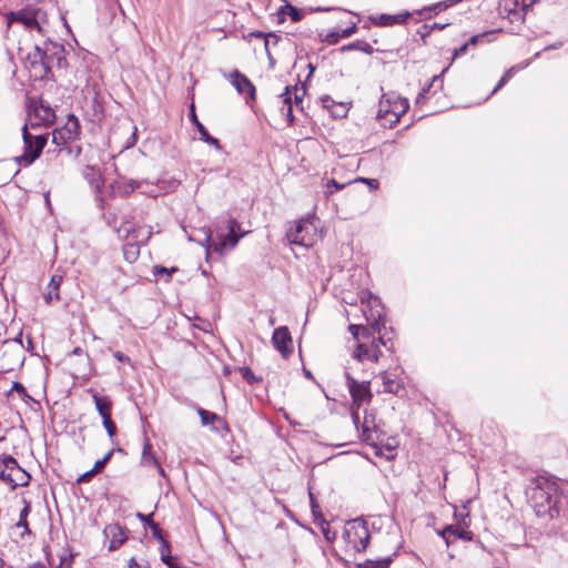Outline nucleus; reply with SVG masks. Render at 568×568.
<instances>
[{
    "instance_id": "obj_27",
    "label": "nucleus",
    "mask_w": 568,
    "mask_h": 568,
    "mask_svg": "<svg viewBox=\"0 0 568 568\" xmlns=\"http://www.w3.org/2000/svg\"><path fill=\"white\" fill-rule=\"evenodd\" d=\"M140 250L136 243L128 242L123 246V256L129 263H133L136 261L139 256Z\"/></svg>"
},
{
    "instance_id": "obj_15",
    "label": "nucleus",
    "mask_w": 568,
    "mask_h": 568,
    "mask_svg": "<svg viewBox=\"0 0 568 568\" xmlns=\"http://www.w3.org/2000/svg\"><path fill=\"white\" fill-rule=\"evenodd\" d=\"M104 534L110 538L109 550L118 549L126 540V535L120 525H109Z\"/></svg>"
},
{
    "instance_id": "obj_5",
    "label": "nucleus",
    "mask_w": 568,
    "mask_h": 568,
    "mask_svg": "<svg viewBox=\"0 0 568 568\" xmlns=\"http://www.w3.org/2000/svg\"><path fill=\"white\" fill-rule=\"evenodd\" d=\"M345 377L347 382V388L353 399V406L356 409L352 412V418L355 426L358 428L359 415L357 409L365 403H369L373 398V394L371 392V382L363 381L358 382L353 375V367H345Z\"/></svg>"
},
{
    "instance_id": "obj_54",
    "label": "nucleus",
    "mask_w": 568,
    "mask_h": 568,
    "mask_svg": "<svg viewBox=\"0 0 568 568\" xmlns=\"http://www.w3.org/2000/svg\"><path fill=\"white\" fill-rule=\"evenodd\" d=\"M467 48H468V43H465L460 48L456 49L454 51V57L453 58H457V57H460V55L465 54L466 51H467Z\"/></svg>"
},
{
    "instance_id": "obj_26",
    "label": "nucleus",
    "mask_w": 568,
    "mask_h": 568,
    "mask_svg": "<svg viewBox=\"0 0 568 568\" xmlns=\"http://www.w3.org/2000/svg\"><path fill=\"white\" fill-rule=\"evenodd\" d=\"M282 103L286 106V116L290 123H293V104H292V91L291 87H286L285 91L278 97Z\"/></svg>"
},
{
    "instance_id": "obj_19",
    "label": "nucleus",
    "mask_w": 568,
    "mask_h": 568,
    "mask_svg": "<svg viewBox=\"0 0 568 568\" xmlns=\"http://www.w3.org/2000/svg\"><path fill=\"white\" fill-rule=\"evenodd\" d=\"M34 116L39 120V122L36 125L39 124H50L55 119V113L53 109L49 104H44L43 102H40L39 105L34 106Z\"/></svg>"
},
{
    "instance_id": "obj_51",
    "label": "nucleus",
    "mask_w": 568,
    "mask_h": 568,
    "mask_svg": "<svg viewBox=\"0 0 568 568\" xmlns=\"http://www.w3.org/2000/svg\"><path fill=\"white\" fill-rule=\"evenodd\" d=\"M152 516L153 514H149V515H144V514H141V513H138L136 514V517L142 521L144 523L145 525H148L150 527V521H153L152 520Z\"/></svg>"
},
{
    "instance_id": "obj_17",
    "label": "nucleus",
    "mask_w": 568,
    "mask_h": 568,
    "mask_svg": "<svg viewBox=\"0 0 568 568\" xmlns=\"http://www.w3.org/2000/svg\"><path fill=\"white\" fill-rule=\"evenodd\" d=\"M381 378L384 385V392L398 395L403 389V383L396 377L395 374L382 372Z\"/></svg>"
},
{
    "instance_id": "obj_43",
    "label": "nucleus",
    "mask_w": 568,
    "mask_h": 568,
    "mask_svg": "<svg viewBox=\"0 0 568 568\" xmlns=\"http://www.w3.org/2000/svg\"><path fill=\"white\" fill-rule=\"evenodd\" d=\"M362 182L366 183L371 190H377L379 186V182L376 179H367V178H357L351 183Z\"/></svg>"
},
{
    "instance_id": "obj_32",
    "label": "nucleus",
    "mask_w": 568,
    "mask_h": 568,
    "mask_svg": "<svg viewBox=\"0 0 568 568\" xmlns=\"http://www.w3.org/2000/svg\"><path fill=\"white\" fill-rule=\"evenodd\" d=\"M430 87H438L439 89L443 88V73L442 74H437V75H434L433 79H432V82L427 87V88H424L417 99H416V103H419V101L425 97V94L429 91V88Z\"/></svg>"
},
{
    "instance_id": "obj_14",
    "label": "nucleus",
    "mask_w": 568,
    "mask_h": 568,
    "mask_svg": "<svg viewBox=\"0 0 568 568\" xmlns=\"http://www.w3.org/2000/svg\"><path fill=\"white\" fill-rule=\"evenodd\" d=\"M190 119L193 122V124L196 126L201 140L212 146H214L216 150H221V144L216 138H213L210 135L209 131L205 129V126L199 121L194 104H191L190 106Z\"/></svg>"
},
{
    "instance_id": "obj_55",
    "label": "nucleus",
    "mask_w": 568,
    "mask_h": 568,
    "mask_svg": "<svg viewBox=\"0 0 568 568\" xmlns=\"http://www.w3.org/2000/svg\"><path fill=\"white\" fill-rule=\"evenodd\" d=\"M114 357L119 361V362H123V363H130V358L124 355L122 352H115L114 353Z\"/></svg>"
},
{
    "instance_id": "obj_46",
    "label": "nucleus",
    "mask_w": 568,
    "mask_h": 568,
    "mask_svg": "<svg viewBox=\"0 0 568 568\" xmlns=\"http://www.w3.org/2000/svg\"><path fill=\"white\" fill-rule=\"evenodd\" d=\"M347 108L344 104L338 105V110L334 111L332 110V114L334 118H344L346 116Z\"/></svg>"
},
{
    "instance_id": "obj_60",
    "label": "nucleus",
    "mask_w": 568,
    "mask_h": 568,
    "mask_svg": "<svg viewBox=\"0 0 568 568\" xmlns=\"http://www.w3.org/2000/svg\"><path fill=\"white\" fill-rule=\"evenodd\" d=\"M113 455V449L109 450L104 456L103 458H101V460L104 463V464H108L111 459Z\"/></svg>"
},
{
    "instance_id": "obj_40",
    "label": "nucleus",
    "mask_w": 568,
    "mask_h": 568,
    "mask_svg": "<svg viewBox=\"0 0 568 568\" xmlns=\"http://www.w3.org/2000/svg\"><path fill=\"white\" fill-rule=\"evenodd\" d=\"M150 529L152 531V536L158 539L160 542L164 541L165 538L163 536V530L159 526L158 523L150 521Z\"/></svg>"
},
{
    "instance_id": "obj_18",
    "label": "nucleus",
    "mask_w": 568,
    "mask_h": 568,
    "mask_svg": "<svg viewBox=\"0 0 568 568\" xmlns=\"http://www.w3.org/2000/svg\"><path fill=\"white\" fill-rule=\"evenodd\" d=\"M1 478L11 483L14 487H17V486L23 487L29 484L31 477L24 469H22L19 466V468H17L13 471V474H7L6 471L1 473Z\"/></svg>"
},
{
    "instance_id": "obj_11",
    "label": "nucleus",
    "mask_w": 568,
    "mask_h": 568,
    "mask_svg": "<svg viewBox=\"0 0 568 568\" xmlns=\"http://www.w3.org/2000/svg\"><path fill=\"white\" fill-rule=\"evenodd\" d=\"M230 81L240 94H244L246 102L255 100V87L247 77L234 70L230 74Z\"/></svg>"
},
{
    "instance_id": "obj_29",
    "label": "nucleus",
    "mask_w": 568,
    "mask_h": 568,
    "mask_svg": "<svg viewBox=\"0 0 568 568\" xmlns=\"http://www.w3.org/2000/svg\"><path fill=\"white\" fill-rule=\"evenodd\" d=\"M348 50H361L366 53H372L373 48L369 43L365 41H356L349 44H346L342 47V51H348Z\"/></svg>"
},
{
    "instance_id": "obj_50",
    "label": "nucleus",
    "mask_w": 568,
    "mask_h": 568,
    "mask_svg": "<svg viewBox=\"0 0 568 568\" xmlns=\"http://www.w3.org/2000/svg\"><path fill=\"white\" fill-rule=\"evenodd\" d=\"M356 30H357L356 24H353L352 27H349V28H346V29L342 30V31H341V37H342V38H348V37H351L353 33H355V32H356Z\"/></svg>"
},
{
    "instance_id": "obj_8",
    "label": "nucleus",
    "mask_w": 568,
    "mask_h": 568,
    "mask_svg": "<svg viewBox=\"0 0 568 568\" xmlns=\"http://www.w3.org/2000/svg\"><path fill=\"white\" fill-rule=\"evenodd\" d=\"M286 237L292 244L311 247L317 237L316 226L308 219L300 220L294 227L287 231Z\"/></svg>"
},
{
    "instance_id": "obj_49",
    "label": "nucleus",
    "mask_w": 568,
    "mask_h": 568,
    "mask_svg": "<svg viewBox=\"0 0 568 568\" xmlns=\"http://www.w3.org/2000/svg\"><path fill=\"white\" fill-rule=\"evenodd\" d=\"M243 378L247 381L248 383L255 382V376L252 373V371L247 367L243 368Z\"/></svg>"
},
{
    "instance_id": "obj_9",
    "label": "nucleus",
    "mask_w": 568,
    "mask_h": 568,
    "mask_svg": "<svg viewBox=\"0 0 568 568\" xmlns=\"http://www.w3.org/2000/svg\"><path fill=\"white\" fill-rule=\"evenodd\" d=\"M381 345H387L383 337L373 338L369 342H358L352 358L357 363H364L365 361L377 363L382 355Z\"/></svg>"
},
{
    "instance_id": "obj_38",
    "label": "nucleus",
    "mask_w": 568,
    "mask_h": 568,
    "mask_svg": "<svg viewBox=\"0 0 568 568\" xmlns=\"http://www.w3.org/2000/svg\"><path fill=\"white\" fill-rule=\"evenodd\" d=\"M176 271H178L176 267H172V268L169 270V268H166L164 266L158 265V266L154 267V275L155 276L165 275L166 276L165 281L168 282V281H170L172 273H174Z\"/></svg>"
},
{
    "instance_id": "obj_64",
    "label": "nucleus",
    "mask_w": 568,
    "mask_h": 568,
    "mask_svg": "<svg viewBox=\"0 0 568 568\" xmlns=\"http://www.w3.org/2000/svg\"><path fill=\"white\" fill-rule=\"evenodd\" d=\"M18 392H24V387L19 384V383H14V386H13Z\"/></svg>"
},
{
    "instance_id": "obj_2",
    "label": "nucleus",
    "mask_w": 568,
    "mask_h": 568,
    "mask_svg": "<svg viewBox=\"0 0 568 568\" xmlns=\"http://www.w3.org/2000/svg\"><path fill=\"white\" fill-rule=\"evenodd\" d=\"M236 229H239L237 222L230 219L225 221L223 226L219 225L216 227L215 237H213L210 229H203L201 231L203 234L202 239L195 240L192 235H190L189 239L190 241H197L206 248V257H209L212 252L223 255L225 251L234 248L239 243L241 236L235 233Z\"/></svg>"
},
{
    "instance_id": "obj_39",
    "label": "nucleus",
    "mask_w": 568,
    "mask_h": 568,
    "mask_svg": "<svg viewBox=\"0 0 568 568\" xmlns=\"http://www.w3.org/2000/svg\"><path fill=\"white\" fill-rule=\"evenodd\" d=\"M102 422L108 435L112 438L116 433V426L111 419V416H104Z\"/></svg>"
},
{
    "instance_id": "obj_53",
    "label": "nucleus",
    "mask_w": 568,
    "mask_h": 568,
    "mask_svg": "<svg viewBox=\"0 0 568 568\" xmlns=\"http://www.w3.org/2000/svg\"><path fill=\"white\" fill-rule=\"evenodd\" d=\"M106 464H104L101 459L97 460L92 470L93 473L95 474H99L103 470V468L105 467Z\"/></svg>"
},
{
    "instance_id": "obj_22",
    "label": "nucleus",
    "mask_w": 568,
    "mask_h": 568,
    "mask_svg": "<svg viewBox=\"0 0 568 568\" xmlns=\"http://www.w3.org/2000/svg\"><path fill=\"white\" fill-rule=\"evenodd\" d=\"M528 6L525 4V0H505L504 9L509 12V14H515L516 17L524 18L525 10Z\"/></svg>"
},
{
    "instance_id": "obj_1",
    "label": "nucleus",
    "mask_w": 568,
    "mask_h": 568,
    "mask_svg": "<svg viewBox=\"0 0 568 568\" xmlns=\"http://www.w3.org/2000/svg\"><path fill=\"white\" fill-rule=\"evenodd\" d=\"M526 496L537 516L549 515L552 518L555 514H558L556 505L559 495L556 481L538 476L530 480L526 488Z\"/></svg>"
},
{
    "instance_id": "obj_44",
    "label": "nucleus",
    "mask_w": 568,
    "mask_h": 568,
    "mask_svg": "<svg viewBox=\"0 0 568 568\" xmlns=\"http://www.w3.org/2000/svg\"><path fill=\"white\" fill-rule=\"evenodd\" d=\"M331 186H333L335 191H339V190H342V189L345 186V184H341V183H338V182H337L336 180H334V179L329 180V181L327 182V192H326L327 194L333 193V191H332V190H329V187H331Z\"/></svg>"
},
{
    "instance_id": "obj_13",
    "label": "nucleus",
    "mask_w": 568,
    "mask_h": 568,
    "mask_svg": "<svg viewBox=\"0 0 568 568\" xmlns=\"http://www.w3.org/2000/svg\"><path fill=\"white\" fill-rule=\"evenodd\" d=\"M437 532L445 540L447 546L455 539L471 540L473 538L470 531L454 525H448L443 530H438Z\"/></svg>"
},
{
    "instance_id": "obj_16",
    "label": "nucleus",
    "mask_w": 568,
    "mask_h": 568,
    "mask_svg": "<svg viewBox=\"0 0 568 568\" xmlns=\"http://www.w3.org/2000/svg\"><path fill=\"white\" fill-rule=\"evenodd\" d=\"M36 50L44 68L49 69L52 55L61 53L63 51V48L52 42H44L43 48L37 45Z\"/></svg>"
},
{
    "instance_id": "obj_20",
    "label": "nucleus",
    "mask_w": 568,
    "mask_h": 568,
    "mask_svg": "<svg viewBox=\"0 0 568 568\" xmlns=\"http://www.w3.org/2000/svg\"><path fill=\"white\" fill-rule=\"evenodd\" d=\"M62 282V276L53 275L48 284L47 292L44 293V300L47 304H52L60 300L59 287Z\"/></svg>"
},
{
    "instance_id": "obj_30",
    "label": "nucleus",
    "mask_w": 568,
    "mask_h": 568,
    "mask_svg": "<svg viewBox=\"0 0 568 568\" xmlns=\"http://www.w3.org/2000/svg\"><path fill=\"white\" fill-rule=\"evenodd\" d=\"M280 40H281V38L278 36H276L275 33H267V36L265 37L264 48H265V51H266V54H267V58H268L271 64L274 63V59L271 54L270 47L276 45Z\"/></svg>"
},
{
    "instance_id": "obj_6",
    "label": "nucleus",
    "mask_w": 568,
    "mask_h": 568,
    "mask_svg": "<svg viewBox=\"0 0 568 568\" xmlns=\"http://www.w3.org/2000/svg\"><path fill=\"white\" fill-rule=\"evenodd\" d=\"M22 139L24 152L16 156L14 160L19 165L28 166L40 156L47 144V136L43 134L32 135L28 130V124H24L22 128Z\"/></svg>"
},
{
    "instance_id": "obj_33",
    "label": "nucleus",
    "mask_w": 568,
    "mask_h": 568,
    "mask_svg": "<svg viewBox=\"0 0 568 568\" xmlns=\"http://www.w3.org/2000/svg\"><path fill=\"white\" fill-rule=\"evenodd\" d=\"M375 428L374 417L372 415H365L364 422L362 424L363 435L365 439L371 438V432Z\"/></svg>"
},
{
    "instance_id": "obj_23",
    "label": "nucleus",
    "mask_w": 568,
    "mask_h": 568,
    "mask_svg": "<svg viewBox=\"0 0 568 568\" xmlns=\"http://www.w3.org/2000/svg\"><path fill=\"white\" fill-rule=\"evenodd\" d=\"M141 464L143 466H155L159 464V460L152 450V444L148 438L144 439L142 456H141Z\"/></svg>"
},
{
    "instance_id": "obj_25",
    "label": "nucleus",
    "mask_w": 568,
    "mask_h": 568,
    "mask_svg": "<svg viewBox=\"0 0 568 568\" xmlns=\"http://www.w3.org/2000/svg\"><path fill=\"white\" fill-rule=\"evenodd\" d=\"M196 412L201 418V423L203 426L214 425L215 423L221 425L224 424L223 419L215 413L206 410L202 407H199Z\"/></svg>"
},
{
    "instance_id": "obj_31",
    "label": "nucleus",
    "mask_w": 568,
    "mask_h": 568,
    "mask_svg": "<svg viewBox=\"0 0 568 568\" xmlns=\"http://www.w3.org/2000/svg\"><path fill=\"white\" fill-rule=\"evenodd\" d=\"M30 513V505L26 504V506L22 508L19 515V520L16 524L17 527H22L24 529V534H31V530L29 529L27 517Z\"/></svg>"
},
{
    "instance_id": "obj_58",
    "label": "nucleus",
    "mask_w": 568,
    "mask_h": 568,
    "mask_svg": "<svg viewBox=\"0 0 568 568\" xmlns=\"http://www.w3.org/2000/svg\"><path fill=\"white\" fill-rule=\"evenodd\" d=\"M250 36L254 37V38L263 39L265 41V37L267 36V33H264L262 31H254Z\"/></svg>"
},
{
    "instance_id": "obj_37",
    "label": "nucleus",
    "mask_w": 568,
    "mask_h": 568,
    "mask_svg": "<svg viewBox=\"0 0 568 568\" xmlns=\"http://www.w3.org/2000/svg\"><path fill=\"white\" fill-rule=\"evenodd\" d=\"M292 91V98L294 97V102L296 106H300L303 102V98L305 95V88L304 87H297L291 88Z\"/></svg>"
},
{
    "instance_id": "obj_41",
    "label": "nucleus",
    "mask_w": 568,
    "mask_h": 568,
    "mask_svg": "<svg viewBox=\"0 0 568 568\" xmlns=\"http://www.w3.org/2000/svg\"><path fill=\"white\" fill-rule=\"evenodd\" d=\"M515 70H516V68L511 67L510 69H508L506 71V73L501 77V79L499 80V82L497 83L495 89L493 90V93L497 92L500 88H503L507 83V81L510 79V77L513 75Z\"/></svg>"
},
{
    "instance_id": "obj_57",
    "label": "nucleus",
    "mask_w": 568,
    "mask_h": 568,
    "mask_svg": "<svg viewBox=\"0 0 568 568\" xmlns=\"http://www.w3.org/2000/svg\"><path fill=\"white\" fill-rule=\"evenodd\" d=\"M310 498H311V505H312L313 515L316 516L317 511H318V506L315 504L312 493H310Z\"/></svg>"
},
{
    "instance_id": "obj_28",
    "label": "nucleus",
    "mask_w": 568,
    "mask_h": 568,
    "mask_svg": "<svg viewBox=\"0 0 568 568\" xmlns=\"http://www.w3.org/2000/svg\"><path fill=\"white\" fill-rule=\"evenodd\" d=\"M143 183H144V181H138V180L130 179V180L122 182L120 190L123 193V195H129L133 191L140 189Z\"/></svg>"
},
{
    "instance_id": "obj_56",
    "label": "nucleus",
    "mask_w": 568,
    "mask_h": 568,
    "mask_svg": "<svg viewBox=\"0 0 568 568\" xmlns=\"http://www.w3.org/2000/svg\"><path fill=\"white\" fill-rule=\"evenodd\" d=\"M485 34H477V36H473L469 41L467 42L468 45H475L480 38H483Z\"/></svg>"
},
{
    "instance_id": "obj_7",
    "label": "nucleus",
    "mask_w": 568,
    "mask_h": 568,
    "mask_svg": "<svg viewBox=\"0 0 568 568\" xmlns=\"http://www.w3.org/2000/svg\"><path fill=\"white\" fill-rule=\"evenodd\" d=\"M343 538L356 552L364 551L369 542V530L366 521L361 518L348 521Z\"/></svg>"
},
{
    "instance_id": "obj_36",
    "label": "nucleus",
    "mask_w": 568,
    "mask_h": 568,
    "mask_svg": "<svg viewBox=\"0 0 568 568\" xmlns=\"http://www.w3.org/2000/svg\"><path fill=\"white\" fill-rule=\"evenodd\" d=\"M17 468H19V464L13 457L6 456L3 458V469L1 473L13 474Z\"/></svg>"
},
{
    "instance_id": "obj_52",
    "label": "nucleus",
    "mask_w": 568,
    "mask_h": 568,
    "mask_svg": "<svg viewBox=\"0 0 568 568\" xmlns=\"http://www.w3.org/2000/svg\"><path fill=\"white\" fill-rule=\"evenodd\" d=\"M132 231V226L130 223H125L123 224L120 230H119V234L120 236H122V234L124 233L126 236H129V234L131 233Z\"/></svg>"
},
{
    "instance_id": "obj_21",
    "label": "nucleus",
    "mask_w": 568,
    "mask_h": 568,
    "mask_svg": "<svg viewBox=\"0 0 568 568\" xmlns=\"http://www.w3.org/2000/svg\"><path fill=\"white\" fill-rule=\"evenodd\" d=\"M93 400L95 404V408L99 412L102 419L104 416H111L112 402L106 396H100L99 394H93Z\"/></svg>"
},
{
    "instance_id": "obj_10",
    "label": "nucleus",
    "mask_w": 568,
    "mask_h": 568,
    "mask_svg": "<svg viewBox=\"0 0 568 568\" xmlns=\"http://www.w3.org/2000/svg\"><path fill=\"white\" fill-rule=\"evenodd\" d=\"M272 343L284 358L292 354V336L286 326H280L273 332Z\"/></svg>"
},
{
    "instance_id": "obj_47",
    "label": "nucleus",
    "mask_w": 568,
    "mask_h": 568,
    "mask_svg": "<svg viewBox=\"0 0 568 568\" xmlns=\"http://www.w3.org/2000/svg\"><path fill=\"white\" fill-rule=\"evenodd\" d=\"M348 331L355 338H358L359 331H363L364 333L367 332V329L361 325H349Z\"/></svg>"
},
{
    "instance_id": "obj_62",
    "label": "nucleus",
    "mask_w": 568,
    "mask_h": 568,
    "mask_svg": "<svg viewBox=\"0 0 568 568\" xmlns=\"http://www.w3.org/2000/svg\"><path fill=\"white\" fill-rule=\"evenodd\" d=\"M28 568H48V567L42 562H34V564L29 565Z\"/></svg>"
},
{
    "instance_id": "obj_42",
    "label": "nucleus",
    "mask_w": 568,
    "mask_h": 568,
    "mask_svg": "<svg viewBox=\"0 0 568 568\" xmlns=\"http://www.w3.org/2000/svg\"><path fill=\"white\" fill-rule=\"evenodd\" d=\"M389 562H390L389 558L384 559V560H377V561L368 560L365 562L364 568H388Z\"/></svg>"
},
{
    "instance_id": "obj_34",
    "label": "nucleus",
    "mask_w": 568,
    "mask_h": 568,
    "mask_svg": "<svg viewBox=\"0 0 568 568\" xmlns=\"http://www.w3.org/2000/svg\"><path fill=\"white\" fill-rule=\"evenodd\" d=\"M159 550L161 554V560L164 564H166L169 566V568H172L169 541L168 540L162 541Z\"/></svg>"
},
{
    "instance_id": "obj_48",
    "label": "nucleus",
    "mask_w": 568,
    "mask_h": 568,
    "mask_svg": "<svg viewBox=\"0 0 568 568\" xmlns=\"http://www.w3.org/2000/svg\"><path fill=\"white\" fill-rule=\"evenodd\" d=\"M94 475H97L95 473H93L92 469L85 471L84 474H82L79 478H78V483H87L89 481Z\"/></svg>"
},
{
    "instance_id": "obj_59",
    "label": "nucleus",
    "mask_w": 568,
    "mask_h": 568,
    "mask_svg": "<svg viewBox=\"0 0 568 568\" xmlns=\"http://www.w3.org/2000/svg\"><path fill=\"white\" fill-rule=\"evenodd\" d=\"M323 103H324V106L327 109H329L334 105V101L329 97L324 98Z\"/></svg>"
},
{
    "instance_id": "obj_3",
    "label": "nucleus",
    "mask_w": 568,
    "mask_h": 568,
    "mask_svg": "<svg viewBox=\"0 0 568 568\" xmlns=\"http://www.w3.org/2000/svg\"><path fill=\"white\" fill-rule=\"evenodd\" d=\"M8 24L18 22L30 32H37L41 37L49 33V19L47 11L38 7H26L7 16Z\"/></svg>"
},
{
    "instance_id": "obj_12",
    "label": "nucleus",
    "mask_w": 568,
    "mask_h": 568,
    "mask_svg": "<svg viewBox=\"0 0 568 568\" xmlns=\"http://www.w3.org/2000/svg\"><path fill=\"white\" fill-rule=\"evenodd\" d=\"M79 131V122L72 115L65 128L60 130H54L52 132V142L57 145H63L69 140H73Z\"/></svg>"
},
{
    "instance_id": "obj_35",
    "label": "nucleus",
    "mask_w": 568,
    "mask_h": 568,
    "mask_svg": "<svg viewBox=\"0 0 568 568\" xmlns=\"http://www.w3.org/2000/svg\"><path fill=\"white\" fill-rule=\"evenodd\" d=\"M457 1L458 0L440 1L430 7L424 8V11L437 13L438 11L446 10L447 8L452 7Z\"/></svg>"
},
{
    "instance_id": "obj_63",
    "label": "nucleus",
    "mask_w": 568,
    "mask_h": 568,
    "mask_svg": "<svg viewBox=\"0 0 568 568\" xmlns=\"http://www.w3.org/2000/svg\"><path fill=\"white\" fill-rule=\"evenodd\" d=\"M90 171L92 172V180H91V183L94 182L95 179H98L100 176L99 172H97L94 169H90Z\"/></svg>"
},
{
    "instance_id": "obj_61",
    "label": "nucleus",
    "mask_w": 568,
    "mask_h": 568,
    "mask_svg": "<svg viewBox=\"0 0 568 568\" xmlns=\"http://www.w3.org/2000/svg\"><path fill=\"white\" fill-rule=\"evenodd\" d=\"M158 470V473L162 476V477H166V474H165V470L164 468L160 465V463L158 465L154 466Z\"/></svg>"
},
{
    "instance_id": "obj_24",
    "label": "nucleus",
    "mask_w": 568,
    "mask_h": 568,
    "mask_svg": "<svg viewBox=\"0 0 568 568\" xmlns=\"http://www.w3.org/2000/svg\"><path fill=\"white\" fill-rule=\"evenodd\" d=\"M410 17L409 12H404L396 16L381 14L375 23L379 26H393L396 23H404Z\"/></svg>"
},
{
    "instance_id": "obj_4",
    "label": "nucleus",
    "mask_w": 568,
    "mask_h": 568,
    "mask_svg": "<svg viewBox=\"0 0 568 568\" xmlns=\"http://www.w3.org/2000/svg\"><path fill=\"white\" fill-rule=\"evenodd\" d=\"M408 108V100L398 93L394 91L383 93L378 103L377 119L383 121L384 126L393 128Z\"/></svg>"
},
{
    "instance_id": "obj_45",
    "label": "nucleus",
    "mask_w": 568,
    "mask_h": 568,
    "mask_svg": "<svg viewBox=\"0 0 568 568\" xmlns=\"http://www.w3.org/2000/svg\"><path fill=\"white\" fill-rule=\"evenodd\" d=\"M339 38H342L341 32H331L326 36L325 41L329 44H335Z\"/></svg>"
}]
</instances>
